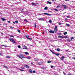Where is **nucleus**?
Segmentation results:
<instances>
[{
	"label": "nucleus",
	"instance_id": "f257e3e1",
	"mask_svg": "<svg viewBox=\"0 0 75 75\" xmlns=\"http://www.w3.org/2000/svg\"><path fill=\"white\" fill-rule=\"evenodd\" d=\"M9 40H10V41H12V42H13V43H14V44H16V42H15V41H14V40L13 39L11 38H9Z\"/></svg>",
	"mask_w": 75,
	"mask_h": 75
},
{
	"label": "nucleus",
	"instance_id": "f03ea898",
	"mask_svg": "<svg viewBox=\"0 0 75 75\" xmlns=\"http://www.w3.org/2000/svg\"><path fill=\"white\" fill-rule=\"evenodd\" d=\"M26 38L28 39V40H33V39H32V38H29V36H26Z\"/></svg>",
	"mask_w": 75,
	"mask_h": 75
},
{
	"label": "nucleus",
	"instance_id": "7ed1b4c3",
	"mask_svg": "<svg viewBox=\"0 0 75 75\" xmlns=\"http://www.w3.org/2000/svg\"><path fill=\"white\" fill-rule=\"evenodd\" d=\"M65 56H62L61 58H60V59L61 60H62V61H63V60L64 59V58H65Z\"/></svg>",
	"mask_w": 75,
	"mask_h": 75
},
{
	"label": "nucleus",
	"instance_id": "20e7f679",
	"mask_svg": "<svg viewBox=\"0 0 75 75\" xmlns=\"http://www.w3.org/2000/svg\"><path fill=\"white\" fill-rule=\"evenodd\" d=\"M24 67L27 68H30V67L28 66V65H24Z\"/></svg>",
	"mask_w": 75,
	"mask_h": 75
},
{
	"label": "nucleus",
	"instance_id": "39448f33",
	"mask_svg": "<svg viewBox=\"0 0 75 75\" xmlns=\"http://www.w3.org/2000/svg\"><path fill=\"white\" fill-rule=\"evenodd\" d=\"M31 57L30 56H28V57H26V58H27V59H31Z\"/></svg>",
	"mask_w": 75,
	"mask_h": 75
},
{
	"label": "nucleus",
	"instance_id": "423d86ee",
	"mask_svg": "<svg viewBox=\"0 0 75 75\" xmlns=\"http://www.w3.org/2000/svg\"><path fill=\"white\" fill-rule=\"evenodd\" d=\"M49 32L50 33H54V30H50Z\"/></svg>",
	"mask_w": 75,
	"mask_h": 75
},
{
	"label": "nucleus",
	"instance_id": "0eeeda50",
	"mask_svg": "<svg viewBox=\"0 0 75 75\" xmlns=\"http://www.w3.org/2000/svg\"><path fill=\"white\" fill-rule=\"evenodd\" d=\"M38 20H41V21H42V20H44V18H38Z\"/></svg>",
	"mask_w": 75,
	"mask_h": 75
},
{
	"label": "nucleus",
	"instance_id": "6e6552de",
	"mask_svg": "<svg viewBox=\"0 0 75 75\" xmlns=\"http://www.w3.org/2000/svg\"><path fill=\"white\" fill-rule=\"evenodd\" d=\"M62 6L63 7H64V8L65 9H66V8H67V6L65 5H62Z\"/></svg>",
	"mask_w": 75,
	"mask_h": 75
},
{
	"label": "nucleus",
	"instance_id": "1a4fd4ad",
	"mask_svg": "<svg viewBox=\"0 0 75 75\" xmlns=\"http://www.w3.org/2000/svg\"><path fill=\"white\" fill-rule=\"evenodd\" d=\"M23 49H25V50H27V47L25 46H23Z\"/></svg>",
	"mask_w": 75,
	"mask_h": 75
},
{
	"label": "nucleus",
	"instance_id": "9d476101",
	"mask_svg": "<svg viewBox=\"0 0 75 75\" xmlns=\"http://www.w3.org/2000/svg\"><path fill=\"white\" fill-rule=\"evenodd\" d=\"M54 54H55V55H57V56H59V55H60V54L59 53H54Z\"/></svg>",
	"mask_w": 75,
	"mask_h": 75
},
{
	"label": "nucleus",
	"instance_id": "9b49d317",
	"mask_svg": "<svg viewBox=\"0 0 75 75\" xmlns=\"http://www.w3.org/2000/svg\"><path fill=\"white\" fill-rule=\"evenodd\" d=\"M67 42H71V41L70 39H68L67 40Z\"/></svg>",
	"mask_w": 75,
	"mask_h": 75
},
{
	"label": "nucleus",
	"instance_id": "f8f14e48",
	"mask_svg": "<svg viewBox=\"0 0 75 75\" xmlns=\"http://www.w3.org/2000/svg\"><path fill=\"white\" fill-rule=\"evenodd\" d=\"M1 19L2 20V21H6V20L4 18H1Z\"/></svg>",
	"mask_w": 75,
	"mask_h": 75
},
{
	"label": "nucleus",
	"instance_id": "ddd939ff",
	"mask_svg": "<svg viewBox=\"0 0 75 75\" xmlns=\"http://www.w3.org/2000/svg\"><path fill=\"white\" fill-rule=\"evenodd\" d=\"M38 64H39V65H41L42 64V62H38Z\"/></svg>",
	"mask_w": 75,
	"mask_h": 75
},
{
	"label": "nucleus",
	"instance_id": "4468645a",
	"mask_svg": "<svg viewBox=\"0 0 75 75\" xmlns=\"http://www.w3.org/2000/svg\"><path fill=\"white\" fill-rule=\"evenodd\" d=\"M29 72L30 73H33V71H32V70H31V69H30L29 70Z\"/></svg>",
	"mask_w": 75,
	"mask_h": 75
},
{
	"label": "nucleus",
	"instance_id": "2eb2a0df",
	"mask_svg": "<svg viewBox=\"0 0 75 75\" xmlns=\"http://www.w3.org/2000/svg\"><path fill=\"white\" fill-rule=\"evenodd\" d=\"M51 2H50L49 1H47V4H51Z\"/></svg>",
	"mask_w": 75,
	"mask_h": 75
},
{
	"label": "nucleus",
	"instance_id": "dca6fc26",
	"mask_svg": "<svg viewBox=\"0 0 75 75\" xmlns=\"http://www.w3.org/2000/svg\"><path fill=\"white\" fill-rule=\"evenodd\" d=\"M17 57H19V58H20L21 59H22V57H21L19 55H17Z\"/></svg>",
	"mask_w": 75,
	"mask_h": 75
},
{
	"label": "nucleus",
	"instance_id": "f3484780",
	"mask_svg": "<svg viewBox=\"0 0 75 75\" xmlns=\"http://www.w3.org/2000/svg\"><path fill=\"white\" fill-rule=\"evenodd\" d=\"M57 51H60V49H59V48H57Z\"/></svg>",
	"mask_w": 75,
	"mask_h": 75
},
{
	"label": "nucleus",
	"instance_id": "a211bd4d",
	"mask_svg": "<svg viewBox=\"0 0 75 75\" xmlns=\"http://www.w3.org/2000/svg\"><path fill=\"white\" fill-rule=\"evenodd\" d=\"M25 13V14H27L29 13V12H24Z\"/></svg>",
	"mask_w": 75,
	"mask_h": 75
},
{
	"label": "nucleus",
	"instance_id": "6ab92c4d",
	"mask_svg": "<svg viewBox=\"0 0 75 75\" xmlns=\"http://www.w3.org/2000/svg\"><path fill=\"white\" fill-rule=\"evenodd\" d=\"M52 21L51 20H50L49 21V23H52Z\"/></svg>",
	"mask_w": 75,
	"mask_h": 75
},
{
	"label": "nucleus",
	"instance_id": "aec40b11",
	"mask_svg": "<svg viewBox=\"0 0 75 75\" xmlns=\"http://www.w3.org/2000/svg\"><path fill=\"white\" fill-rule=\"evenodd\" d=\"M59 37V38H64V37H62L61 36H60V35H59L58 36Z\"/></svg>",
	"mask_w": 75,
	"mask_h": 75
},
{
	"label": "nucleus",
	"instance_id": "412c9836",
	"mask_svg": "<svg viewBox=\"0 0 75 75\" xmlns=\"http://www.w3.org/2000/svg\"><path fill=\"white\" fill-rule=\"evenodd\" d=\"M71 40H73V39H74V37H71Z\"/></svg>",
	"mask_w": 75,
	"mask_h": 75
},
{
	"label": "nucleus",
	"instance_id": "4be33fe9",
	"mask_svg": "<svg viewBox=\"0 0 75 75\" xmlns=\"http://www.w3.org/2000/svg\"><path fill=\"white\" fill-rule=\"evenodd\" d=\"M51 62H52V61H49L47 62V63H51Z\"/></svg>",
	"mask_w": 75,
	"mask_h": 75
},
{
	"label": "nucleus",
	"instance_id": "5701e85b",
	"mask_svg": "<svg viewBox=\"0 0 75 75\" xmlns=\"http://www.w3.org/2000/svg\"><path fill=\"white\" fill-rule=\"evenodd\" d=\"M4 67V68H8V67H7L6 66H3Z\"/></svg>",
	"mask_w": 75,
	"mask_h": 75
},
{
	"label": "nucleus",
	"instance_id": "b1692460",
	"mask_svg": "<svg viewBox=\"0 0 75 75\" xmlns=\"http://www.w3.org/2000/svg\"><path fill=\"white\" fill-rule=\"evenodd\" d=\"M19 70L20 71H24V70L22 69H19Z\"/></svg>",
	"mask_w": 75,
	"mask_h": 75
},
{
	"label": "nucleus",
	"instance_id": "393cba45",
	"mask_svg": "<svg viewBox=\"0 0 75 75\" xmlns=\"http://www.w3.org/2000/svg\"><path fill=\"white\" fill-rule=\"evenodd\" d=\"M66 25H67V26H68V27H69L70 26V25H69V24H66Z\"/></svg>",
	"mask_w": 75,
	"mask_h": 75
},
{
	"label": "nucleus",
	"instance_id": "a878e982",
	"mask_svg": "<svg viewBox=\"0 0 75 75\" xmlns=\"http://www.w3.org/2000/svg\"><path fill=\"white\" fill-rule=\"evenodd\" d=\"M25 54H26V55H28V53L27 52H25Z\"/></svg>",
	"mask_w": 75,
	"mask_h": 75
},
{
	"label": "nucleus",
	"instance_id": "bb28decb",
	"mask_svg": "<svg viewBox=\"0 0 75 75\" xmlns=\"http://www.w3.org/2000/svg\"><path fill=\"white\" fill-rule=\"evenodd\" d=\"M66 34H67V32H65L64 33V35H66Z\"/></svg>",
	"mask_w": 75,
	"mask_h": 75
},
{
	"label": "nucleus",
	"instance_id": "cd10ccee",
	"mask_svg": "<svg viewBox=\"0 0 75 75\" xmlns=\"http://www.w3.org/2000/svg\"><path fill=\"white\" fill-rule=\"evenodd\" d=\"M36 72V71H35L34 70L32 71V73H35Z\"/></svg>",
	"mask_w": 75,
	"mask_h": 75
},
{
	"label": "nucleus",
	"instance_id": "c85d7f7f",
	"mask_svg": "<svg viewBox=\"0 0 75 75\" xmlns=\"http://www.w3.org/2000/svg\"><path fill=\"white\" fill-rule=\"evenodd\" d=\"M32 4H33V5L34 6H35V3H32Z\"/></svg>",
	"mask_w": 75,
	"mask_h": 75
},
{
	"label": "nucleus",
	"instance_id": "c756f323",
	"mask_svg": "<svg viewBox=\"0 0 75 75\" xmlns=\"http://www.w3.org/2000/svg\"><path fill=\"white\" fill-rule=\"evenodd\" d=\"M17 31H18V33H21V32H20V30H19V29H18V30H17Z\"/></svg>",
	"mask_w": 75,
	"mask_h": 75
},
{
	"label": "nucleus",
	"instance_id": "7c9ffc66",
	"mask_svg": "<svg viewBox=\"0 0 75 75\" xmlns=\"http://www.w3.org/2000/svg\"><path fill=\"white\" fill-rule=\"evenodd\" d=\"M68 38V37L65 36L63 38Z\"/></svg>",
	"mask_w": 75,
	"mask_h": 75
},
{
	"label": "nucleus",
	"instance_id": "2f4dec72",
	"mask_svg": "<svg viewBox=\"0 0 75 75\" xmlns=\"http://www.w3.org/2000/svg\"><path fill=\"white\" fill-rule=\"evenodd\" d=\"M35 61H38V59H35Z\"/></svg>",
	"mask_w": 75,
	"mask_h": 75
},
{
	"label": "nucleus",
	"instance_id": "473e14b6",
	"mask_svg": "<svg viewBox=\"0 0 75 75\" xmlns=\"http://www.w3.org/2000/svg\"><path fill=\"white\" fill-rule=\"evenodd\" d=\"M54 29L57 30V26H56L54 28Z\"/></svg>",
	"mask_w": 75,
	"mask_h": 75
},
{
	"label": "nucleus",
	"instance_id": "72a5a7b5",
	"mask_svg": "<svg viewBox=\"0 0 75 75\" xmlns=\"http://www.w3.org/2000/svg\"><path fill=\"white\" fill-rule=\"evenodd\" d=\"M50 51H51V52H52V53H53V54H54V53H55L54 52H53V51H52V50H50Z\"/></svg>",
	"mask_w": 75,
	"mask_h": 75
},
{
	"label": "nucleus",
	"instance_id": "f704fd0d",
	"mask_svg": "<svg viewBox=\"0 0 75 75\" xmlns=\"http://www.w3.org/2000/svg\"><path fill=\"white\" fill-rule=\"evenodd\" d=\"M57 31V29H54V31H55V33H56V32Z\"/></svg>",
	"mask_w": 75,
	"mask_h": 75
},
{
	"label": "nucleus",
	"instance_id": "c9c22d12",
	"mask_svg": "<svg viewBox=\"0 0 75 75\" xmlns=\"http://www.w3.org/2000/svg\"><path fill=\"white\" fill-rule=\"evenodd\" d=\"M44 10H47V7H46L45 8Z\"/></svg>",
	"mask_w": 75,
	"mask_h": 75
},
{
	"label": "nucleus",
	"instance_id": "e433bc0d",
	"mask_svg": "<svg viewBox=\"0 0 75 75\" xmlns=\"http://www.w3.org/2000/svg\"><path fill=\"white\" fill-rule=\"evenodd\" d=\"M47 16H51V14L47 13Z\"/></svg>",
	"mask_w": 75,
	"mask_h": 75
},
{
	"label": "nucleus",
	"instance_id": "4c0bfd02",
	"mask_svg": "<svg viewBox=\"0 0 75 75\" xmlns=\"http://www.w3.org/2000/svg\"><path fill=\"white\" fill-rule=\"evenodd\" d=\"M1 46H2V47H7V46H5L4 45H1Z\"/></svg>",
	"mask_w": 75,
	"mask_h": 75
},
{
	"label": "nucleus",
	"instance_id": "58836bf2",
	"mask_svg": "<svg viewBox=\"0 0 75 75\" xmlns=\"http://www.w3.org/2000/svg\"><path fill=\"white\" fill-rule=\"evenodd\" d=\"M18 47L19 48H21V46L20 45H18Z\"/></svg>",
	"mask_w": 75,
	"mask_h": 75
},
{
	"label": "nucleus",
	"instance_id": "ea45409f",
	"mask_svg": "<svg viewBox=\"0 0 75 75\" xmlns=\"http://www.w3.org/2000/svg\"><path fill=\"white\" fill-rule=\"evenodd\" d=\"M54 10H55V11H58V9H54Z\"/></svg>",
	"mask_w": 75,
	"mask_h": 75
},
{
	"label": "nucleus",
	"instance_id": "a19ab883",
	"mask_svg": "<svg viewBox=\"0 0 75 75\" xmlns=\"http://www.w3.org/2000/svg\"><path fill=\"white\" fill-rule=\"evenodd\" d=\"M15 23H18V22L17 21H16Z\"/></svg>",
	"mask_w": 75,
	"mask_h": 75
},
{
	"label": "nucleus",
	"instance_id": "79ce46f5",
	"mask_svg": "<svg viewBox=\"0 0 75 75\" xmlns=\"http://www.w3.org/2000/svg\"><path fill=\"white\" fill-rule=\"evenodd\" d=\"M51 68H54V66H51Z\"/></svg>",
	"mask_w": 75,
	"mask_h": 75
},
{
	"label": "nucleus",
	"instance_id": "37998d69",
	"mask_svg": "<svg viewBox=\"0 0 75 75\" xmlns=\"http://www.w3.org/2000/svg\"><path fill=\"white\" fill-rule=\"evenodd\" d=\"M43 14H44L45 15H47V13H43Z\"/></svg>",
	"mask_w": 75,
	"mask_h": 75
},
{
	"label": "nucleus",
	"instance_id": "c03bdc74",
	"mask_svg": "<svg viewBox=\"0 0 75 75\" xmlns=\"http://www.w3.org/2000/svg\"><path fill=\"white\" fill-rule=\"evenodd\" d=\"M35 28H36L37 27V26H36V23H35Z\"/></svg>",
	"mask_w": 75,
	"mask_h": 75
},
{
	"label": "nucleus",
	"instance_id": "a18cd8bd",
	"mask_svg": "<svg viewBox=\"0 0 75 75\" xmlns=\"http://www.w3.org/2000/svg\"><path fill=\"white\" fill-rule=\"evenodd\" d=\"M6 58H10V57L9 56H7L6 57Z\"/></svg>",
	"mask_w": 75,
	"mask_h": 75
},
{
	"label": "nucleus",
	"instance_id": "49530a36",
	"mask_svg": "<svg viewBox=\"0 0 75 75\" xmlns=\"http://www.w3.org/2000/svg\"><path fill=\"white\" fill-rule=\"evenodd\" d=\"M22 58H25V57H24V56H23L22 55Z\"/></svg>",
	"mask_w": 75,
	"mask_h": 75
},
{
	"label": "nucleus",
	"instance_id": "de8ad7c7",
	"mask_svg": "<svg viewBox=\"0 0 75 75\" xmlns=\"http://www.w3.org/2000/svg\"><path fill=\"white\" fill-rule=\"evenodd\" d=\"M57 35H61V33H57Z\"/></svg>",
	"mask_w": 75,
	"mask_h": 75
},
{
	"label": "nucleus",
	"instance_id": "09e8293b",
	"mask_svg": "<svg viewBox=\"0 0 75 75\" xmlns=\"http://www.w3.org/2000/svg\"><path fill=\"white\" fill-rule=\"evenodd\" d=\"M67 20H68V19H67V18H65V21H67Z\"/></svg>",
	"mask_w": 75,
	"mask_h": 75
},
{
	"label": "nucleus",
	"instance_id": "8fccbe9b",
	"mask_svg": "<svg viewBox=\"0 0 75 75\" xmlns=\"http://www.w3.org/2000/svg\"><path fill=\"white\" fill-rule=\"evenodd\" d=\"M10 37H13V38H14V37L12 35L11 36H10Z\"/></svg>",
	"mask_w": 75,
	"mask_h": 75
},
{
	"label": "nucleus",
	"instance_id": "3c124183",
	"mask_svg": "<svg viewBox=\"0 0 75 75\" xmlns=\"http://www.w3.org/2000/svg\"><path fill=\"white\" fill-rule=\"evenodd\" d=\"M20 57H22V56H23V55L22 54H21L20 55Z\"/></svg>",
	"mask_w": 75,
	"mask_h": 75
},
{
	"label": "nucleus",
	"instance_id": "603ef678",
	"mask_svg": "<svg viewBox=\"0 0 75 75\" xmlns=\"http://www.w3.org/2000/svg\"><path fill=\"white\" fill-rule=\"evenodd\" d=\"M21 69H25V68H24V67H21Z\"/></svg>",
	"mask_w": 75,
	"mask_h": 75
},
{
	"label": "nucleus",
	"instance_id": "864d4df0",
	"mask_svg": "<svg viewBox=\"0 0 75 75\" xmlns=\"http://www.w3.org/2000/svg\"><path fill=\"white\" fill-rule=\"evenodd\" d=\"M59 6H57V8H59Z\"/></svg>",
	"mask_w": 75,
	"mask_h": 75
},
{
	"label": "nucleus",
	"instance_id": "5fc2aeb1",
	"mask_svg": "<svg viewBox=\"0 0 75 75\" xmlns=\"http://www.w3.org/2000/svg\"><path fill=\"white\" fill-rule=\"evenodd\" d=\"M8 22L9 23H11V22H10V21H8Z\"/></svg>",
	"mask_w": 75,
	"mask_h": 75
},
{
	"label": "nucleus",
	"instance_id": "6e6d98bb",
	"mask_svg": "<svg viewBox=\"0 0 75 75\" xmlns=\"http://www.w3.org/2000/svg\"><path fill=\"white\" fill-rule=\"evenodd\" d=\"M10 29H11H11H13V27H10Z\"/></svg>",
	"mask_w": 75,
	"mask_h": 75
},
{
	"label": "nucleus",
	"instance_id": "4d7b16f0",
	"mask_svg": "<svg viewBox=\"0 0 75 75\" xmlns=\"http://www.w3.org/2000/svg\"><path fill=\"white\" fill-rule=\"evenodd\" d=\"M61 23H59V25H61Z\"/></svg>",
	"mask_w": 75,
	"mask_h": 75
},
{
	"label": "nucleus",
	"instance_id": "13d9d810",
	"mask_svg": "<svg viewBox=\"0 0 75 75\" xmlns=\"http://www.w3.org/2000/svg\"><path fill=\"white\" fill-rule=\"evenodd\" d=\"M67 18H69V16H67Z\"/></svg>",
	"mask_w": 75,
	"mask_h": 75
},
{
	"label": "nucleus",
	"instance_id": "bf43d9fd",
	"mask_svg": "<svg viewBox=\"0 0 75 75\" xmlns=\"http://www.w3.org/2000/svg\"><path fill=\"white\" fill-rule=\"evenodd\" d=\"M73 59H74V60H75V57H73Z\"/></svg>",
	"mask_w": 75,
	"mask_h": 75
},
{
	"label": "nucleus",
	"instance_id": "052dcab7",
	"mask_svg": "<svg viewBox=\"0 0 75 75\" xmlns=\"http://www.w3.org/2000/svg\"><path fill=\"white\" fill-rule=\"evenodd\" d=\"M24 21H27V20L26 19H25Z\"/></svg>",
	"mask_w": 75,
	"mask_h": 75
},
{
	"label": "nucleus",
	"instance_id": "680f3d73",
	"mask_svg": "<svg viewBox=\"0 0 75 75\" xmlns=\"http://www.w3.org/2000/svg\"><path fill=\"white\" fill-rule=\"evenodd\" d=\"M63 74H64V75H65V73L64 72H63Z\"/></svg>",
	"mask_w": 75,
	"mask_h": 75
},
{
	"label": "nucleus",
	"instance_id": "e2e57ef3",
	"mask_svg": "<svg viewBox=\"0 0 75 75\" xmlns=\"http://www.w3.org/2000/svg\"><path fill=\"white\" fill-rule=\"evenodd\" d=\"M1 34H2V35H3V33H1Z\"/></svg>",
	"mask_w": 75,
	"mask_h": 75
},
{
	"label": "nucleus",
	"instance_id": "0e129e2a",
	"mask_svg": "<svg viewBox=\"0 0 75 75\" xmlns=\"http://www.w3.org/2000/svg\"><path fill=\"white\" fill-rule=\"evenodd\" d=\"M21 13H23V11H21Z\"/></svg>",
	"mask_w": 75,
	"mask_h": 75
},
{
	"label": "nucleus",
	"instance_id": "69168bd1",
	"mask_svg": "<svg viewBox=\"0 0 75 75\" xmlns=\"http://www.w3.org/2000/svg\"><path fill=\"white\" fill-rule=\"evenodd\" d=\"M13 24H15V22H13Z\"/></svg>",
	"mask_w": 75,
	"mask_h": 75
},
{
	"label": "nucleus",
	"instance_id": "338daca9",
	"mask_svg": "<svg viewBox=\"0 0 75 75\" xmlns=\"http://www.w3.org/2000/svg\"><path fill=\"white\" fill-rule=\"evenodd\" d=\"M67 75H71V74H67Z\"/></svg>",
	"mask_w": 75,
	"mask_h": 75
},
{
	"label": "nucleus",
	"instance_id": "774afa93",
	"mask_svg": "<svg viewBox=\"0 0 75 75\" xmlns=\"http://www.w3.org/2000/svg\"><path fill=\"white\" fill-rule=\"evenodd\" d=\"M68 51V50H66V51L67 52V51Z\"/></svg>",
	"mask_w": 75,
	"mask_h": 75
}]
</instances>
